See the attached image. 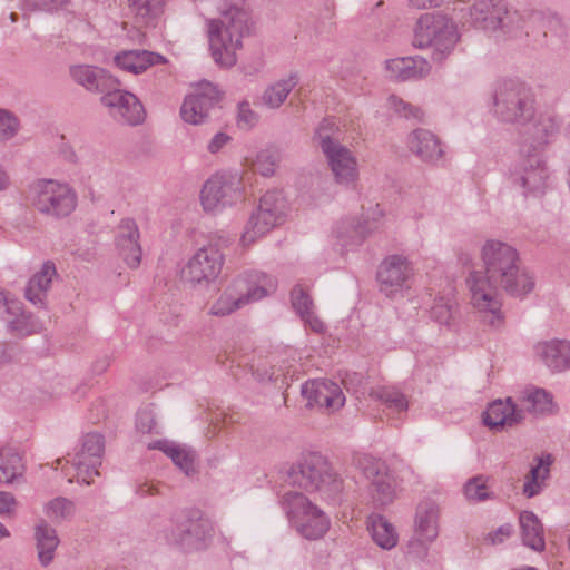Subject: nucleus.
Returning <instances> with one entry per match:
<instances>
[{"instance_id":"obj_1","label":"nucleus","mask_w":570,"mask_h":570,"mask_svg":"<svg viewBox=\"0 0 570 570\" xmlns=\"http://www.w3.org/2000/svg\"><path fill=\"white\" fill-rule=\"evenodd\" d=\"M484 271H472L466 278L473 307L492 327L503 324L499 289L522 297L533 291V275L521 265L518 252L507 243L487 240L481 249Z\"/></svg>"},{"instance_id":"obj_2","label":"nucleus","mask_w":570,"mask_h":570,"mask_svg":"<svg viewBox=\"0 0 570 570\" xmlns=\"http://www.w3.org/2000/svg\"><path fill=\"white\" fill-rule=\"evenodd\" d=\"M218 10V18L206 21L209 50L217 65L230 68L237 61L243 38L249 33V13L243 4L227 2Z\"/></svg>"},{"instance_id":"obj_3","label":"nucleus","mask_w":570,"mask_h":570,"mask_svg":"<svg viewBox=\"0 0 570 570\" xmlns=\"http://www.w3.org/2000/svg\"><path fill=\"white\" fill-rule=\"evenodd\" d=\"M284 482L306 492H317L326 500L335 499L343 490V480L318 452H308L286 472Z\"/></svg>"},{"instance_id":"obj_4","label":"nucleus","mask_w":570,"mask_h":570,"mask_svg":"<svg viewBox=\"0 0 570 570\" xmlns=\"http://www.w3.org/2000/svg\"><path fill=\"white\" fill-rule=\"evenodd\" d=\"M276 281L261 272H249L233 279L210 306L209 314L226 316L243 306L274 293Z\"/></svg>"},{"instance_id":"obj_5","label":"nucleus","mask_w":570,"mask_h":570,"mask_svg":"<svg viewBox=\"0 0 570 570\" xmlns=\"http://www.w3.org/2000/svg\"><path fill=\"white\" fill-rule=\"evenodd\" d=\"M458 40L455 24L440 13L421 16L414 28L413 46L432 48V59L436 62H442L453 51Z\"/></svg>"},{"instance_id":"obj_6","label":"nucleus","mask_w":570,"mask_h":570,"mask_svg":"<svg viewBox=\"0 0 570 570\" xmlns=\"http://www.w3.org/2000/svg\"><path fill=\"white\" fill-rule=\"evenodd\" d=\"M167 544L184 552L205 550L214 535L213 522L199 512L188 515H178L170 520L169 525L163 530Z\"/></svg>"},{"instance_id":"obj_7","label":"nucleus","mask_w":570,"mask_h":570,"mask_svg":"<svg viewBox=\"0 0 570 570\" xmlns=\"http://www.w3.org/2000/svg\"><path fill=\"white\" fill-rule=\"evenodd\" d=\"M27 198L40 214L57 219L69 216L77 207V193L65 183L38 179L29 186Z\"/></svg>"},{"instance_id":"obj_8","label":"nucleus","mask_w":570,"mask_h":570,"mask_svg":"<svg viewBox=\"0 0 570 570\" xmlns=\"http://www.w3.org/2000/svg\"><path fill=\"white\" fill-rule=\"evenodd\" d=\"M282 504L293 528L307 540L322 538L330 528L325 513L297 491H286Z\"/></svg>"},{"instance_id":"obj_9","label":"nucleus","mask_w":570,"mask_h":570,"mask_svg":"<svg viewBox=\"0 0 570 570\" xmlns=\"http://www.w3.org/2000/svg\"><path fill=\"white\" fill-rule=\"evenodd\" d=\"M494 112L504 122L527 125L534 119V98L521 82L505 81L495 91Z\"/></svg>"},{"instance_id":"obj_10","label":"nucleus","mask_w":570,"mask_h":570,"mask_svg":"<svg viewBox=\"0 0 570 570\" xmlns=\"http://www.w3.org/2000/svg\"><path fill=\"white\" fill-rule=\"evenodd\" d=\"M228 238L208 242L198 248L181 268V279L190 285H208L220 274L225 262L220 246L227 245Z\"/></svg>"},{"instance_id":"obj_11","label":"nucleus","mask_w":570,"mask_h":570,"mask_svg":"<svg viewBox=\"0 0 570 570\" xmlns=\"http://www.w3.org/2000/svg\"><path fill=\"white\" fill-rule=\"evenodd\" d=\"M285 198L279 190H268L259 199L245 226L242 235L244 246L253 244L258 237L267 234L283 220Z\"/></svg>"},{"instance_id":"obj_12","label":"nucleus","mask_w":570,"mask_h":570,"mask_svg":"<svg viewBox=\"0 0 570 570\" xmlns=\"http://www.w3.org/2000/svg\"><path fill=\"white\" fill-rule=\"evenodd\" d=\"M244 198L243 179L237 174H216L209 177L200 191L206 212H220Z\"/></svg>"},{"instance_id":"obj_13","label":"nucleus","mask_w":570,"mask_h":570,"mask_svg":"<svg viewBox=\"0 0 570 570\" xmlns=\"http://www.w3.org/2000/svg\"><path fill=\"white\" fill-rule=\"evenodd\" d=\"M413 275V266L406 257L387 256L377 268L379 289L386 297H393L410 288Z\"/></svg>"},{"instance_id":"obj_14","label":"nucleus","mask_w":570,"mask_h":570,"mask_svg":"<svg viewBox=\"0 0 570 570\" xmlns=\"http://www.w3.org/2000/svg\"><path fill=\"white\" fill-rule=\"evenodd\" d=\"M357 465L371 482L368 491L373 503L376 507L392 503L395 498V488L385 462L365 454L357 459Z\"/></svg>"},{"instance_id":"obj_15","label":"nucleus","mask_w":570,"mask_h":570,"mask_svg":"<svg viewBox=\"0 0 570 570\" xmlns=\"http://www.w3.org/2000/svg\"><path fill=\"white\" fill-rule=\"evenodd\" d=\"M104 451L105 439L101 434L88 433L83 436L80 449L71 460L78 481L88 485L94 482L92 476L99 475L98 468L101 465Z\"/></svg>"},{"instance_id":"obj_16","label":"nucleus","mask_w":570,"mask_h":570,"mask_svg":"<svg viewBox=\"0 0 570 570\" xmlns=\"http://www.w3.org/2000/svg\"><path fill=\"white\" fill-rule=\"evenodd\" d=\"M108 108L110 116L118 122L137 126L145 119V109L139 99L131 92L118 87L109 89L100 98Z\"/></svg>"},{"instance_id":"obj_17","label":"nucleus","mask_w":570,"mask_h":570,"mask_svg":"<svg viewBox=\"0 0 570 570\" xmlns=\"http://www.w3.org/2000/svg\"><path fill=\"white\" fill-rule=\"evenodd\" d=\"M219 101V92L210 82H202L188 95L181 107L180 116L185 122L200 125L206 121L209 110Z\"/></svg>"},{"instance_id":"obj_18","label":"nucleus","mask_w":570,"mask_h":570,"mask_svg":"<svg viewBox=\"0 0 570 570\" xmlns=\"http://www.w3.org/2000/svg\"><path fill=\"white\" fill-rule=\"evenodd\" d=\"M514 180L531 193H542L547 185L548 169L538 151H521V159L514 170Z\"/></svg>"},{"instance_id":"obj_19","label":"nucleus","mask_w":570,"mask_h":570,"mask_svg":"<svg viewBox=\"0 0 570 570\" xmlns=\"http://www.w3.org/2000/svg\"><path fill=\"white\" fill-rule=\"evenodd\" d=\"M301 392L311 407L316 405L327 412H335L345 404L342 389L333 381H307L302 385Z\"/></svg>"},{"instance_id":"obj_20","label":"nucleus","mask_w":570,"mask_h":570,"mask_svg":"<svg viewBox=\"0 0 570 570\" xmlns=\"http://www.w3.org/2000/svg\"><path fill=\"white\" fill-rule=\"evenodd\" d=\"M139 229L132 218H124L117 227L116 245L120 255L130 268L139 266L141 247L139 244Z\"/></svg>"},{"instance_id":"obj_21","label":"nucleus","mask_w":570,"mask_h":570,"mask_svg":"<svg viewBox=\"0 0 570 570\" xmlns=\"http://www.w3.org/2000/svg\"><path fill=\"white\" fill-rule=\"evenodd\" d=\"M70 77L79 86L91 92L106 94L118 87V81L105 69L89 65H75L69 69Z\"/></svg>"},{"instance_id":"obj_22","label":"nucleus","mask_w":570,"mask_h":570,"mask_svg":"<svg viewBox=\"0 0 570 570\" xmlns=\"http://www.w3.org/2000/svg\"><path fill=\"white\" fill-rule=\"evenodd\" d=\"M325 157L337 184L350 186L357 180V161L347 147L337 146Z\"/></svg>"},{"instance_id":"obj_23","label":"nucleus","mask_w":570,"mask_h":570,"mask_svg":"<svg viewBox=\"0 0 570 570\" xmlns=\"http://www.w3.org/2000/svg\"><path fill=\"white\" fill-rule=\"evenodd\" d=\"M535 353L552 372L570 368V341L556 338L540 342L535 346Z\"/></svg>"},{"instance_id":"obj_24","label":"nucleus","mask_w":570,"mask_h":570,"mask_svg":"<svg viewBox=\"0 0 570 570\" xmlns=\"http://www.w3.org/2000/svg\"><path fill=\"white\" fill-rule=\"evenodd\" d=\"M440 509L433 501H423L416 508L414 531L421 542H433L439 534Z\"/></svg>"},{"instance_id":"obj_25","label":"nucleus","mask_w":570,"mask_h":570,"mask_svg":"<svg viewBox=\"0 0 570 570\" xmlns=\"http://www.w3.org/2000/svg\"><path fill=\"white\" fill-rule=\"evenodd\" d=\"M57 269L51 261L42 264L40 271L33 274L24 289V297L35 306L45 307L47 294L51 287Z\"/></svg>"},{"instance_id":"obj_26","label":"nucleus","mask_w":570,"mask_h":570,"mask_svg":"<svg viewBox=\"0 0 570 570\" xmlns=\"http://www.w3.org/2000/svg\"><path fill=\"white\" fill-rule=\"evenodd\" d=\"M389 77L395 80H409L430 73V62L422 57H403L386 61Z\"/></svg>"},{"instance_id":"obj_27","label":"nucleus","mask_w":570,"mask_h":570,"mask_svg":"<svg viewBox=\"0 0 570 570\" xmlns=\"http://www.w3.org/2000/svg\"><path fill=\"white\" fill-rule=\"evenodd\" d=\"M410 150L423 161H436L443 150L440 146L438 137L426 129H415L407 138Z\"/></svg>"},{"instance_id":"obj_28","label":"nucleus","mask_w":570,"mask_h":570,"mask_svg":"<svg viewBox=\"0 0 570 570\" xmlns=\"http://www.w3.org/2000/svg\"><path fill=\"white\" fill-rule=\"evenodd\" d=\"M505 13V1L503 0H479L470 9L473 23L492 33H497V19Z\"/></svg>"},{"instance_id":"obj_29","label":"nucleus","mask_w":570,"mask_h":570,"mask_svg":"<svg viewBox=\"0 0 570 570\" xmlns=\"http://www.w3.org/2000/svg\"><path fill=\"white\" fill-rule=\"evenodd\" d=\"M523 419L522 410H519L510 399L507 402L501 400L492 402L484 413L483 422L491 429L512 426Z\"/></svg>"},{"instance_id":"obj_30","label":"nucleus","mask_w":570,"mask_h":570,"mask_svg":"<svg viewBox=\"0 0 570 570\" xmlns=\"http://www.w3.org/2000/svg\"><path fill=\"white\" fill-rule=\"evenodd\" d=\"M114 60L120 69L139 75L148 67L164 62L165 58L147 50H128L116 55Z\"/></svg>"},{"instance_id":"obj_31","label":"nucleus","mask_w":570,"mask_h":570,"mask_svg":"<svg viewBox=\"0 0 570 570\" xmlns=\"http://www.w3.org/2000/svg\"><path fill=\"white\" fill-rule=\"evenodd\" d=\"M35 541L39 562L43 567L49 566L60 543L56 529L40 520L35 527Z\"/></svg>"},{"instance_id":"obj_32","label":"nucleus","mask_w":570,"mask_h":570,"mask_svg":"<svg viewBox=\"0 0 570 570\" xmlns=\"http://www.w3.org/2000/svg\"><path fill=\"white\" fill-rule=\"evenodd\" d=\"M523 543L534 551H543L546 547L543 525L531 511H523L519 517Z\"/></svg>"},{"instance_id":"obj_33","label":"nucleus","mask_w":570,"mask_h":570,"mask_svg":"<svg viewBox=\"0 0 570 570\" xmlns=\"http://www.w3.org/2000/svg\"><path fill=\"white\" fill-rule=\"evenodd\" d=\"M367 529L373 541L382 549L390 550L397 543V534L394 527L380 514L368 517Z\"/></svg>"},{"instance_id":"obj_34","label":"nucleus","mask_w":570,"mask_h":570,"mask_svg":"<svg viewBox=\"0 0 570 570\" xmlns=\"http://www.w3.org/2000/svg\"><path fill=\"white\" fill-rule=\"evenodd\" d=\"M150 448L163 451L186 475L195 472V453L187 448L168 441H157Z\"/></svg>"},{"instance_id":"obj_35","label":"nucleus","mask_w":570,"mask_h":570,"mask_svg":"<svg viewBox=\"0 0 570 570\" xmlns=\"http://www.w3.org/2000/svg\"><path fill=\"white\" fill-rule=\"evenodd\" d=\"M559 125L554 117L540 115L528 128V135L532 140L533 151H538L558 131Z\"/></svg>"},{"instance_id":"obj_36","label":"nucleus","mask_w":570,"mask_h":570,"mask_svg":"<svg viewBox=\"0 0 570 570\" xmlns=\"http://www.w3.org/2000/svg\"><path fill=\"white\" fill-rule=\"evenodd\" d=\"M166 0H128L131 14L139 24L151 26L163 14Z\"/></svg>"},{"instance_id":"obj_37","label":"nucleus","mask_w":570,"mask_h":570,"mask_svg":"<svg viewBox=\"0 0 570 570\" xmlns=\"http://www.w3.org/2000/svg\"><path fill=\"white\" fill-rule=\"evenodd\" d=\"M24 470L22 458L13 449L0 450V483H11Z\"/></svg>"},{"instance_id":"obj_38","label":"nucleus","mask_w":570,"mask_h":570,"mask_svg":"<svg viewBox=\"0 0 570 570\" xmlns=\"http://www.w3.org/2000/svg\"><path fill=\"white\" fill-rule=\"evenodd\" d=\"M297 83V75L291 73L286 79L271 85L263 95L264 102L271 108L281 107Z\"/></svg>"},{"instance_id":"obj_39","label":"nucleus","mask_w":570,"mask_h":570,"mask_svg":"<svg viewBox=\"0 0 570 570\" xmlns=\"http://www.w3.org/2000/svg\"><path fill=\"white\" fill-rule=\"evenodd\" d=\"M338 134L337 124L333 119L325 118L315 129L314 141L325 155L342 145L338 141Z\"/></svg>"},{"instance_id":"obj_40","label":"nucleus","mask_w":570,"mask_h":570,"mask_svg":"<svg viewBox=\"0 0 570 570\" xmlns=\"http://www.w3.org/2000/svg\"><path fill=\"white\" fill-rule=\"evenodd\" d=\"M282 159V154L276 147H266L256 154L252 161V169L264 177H272Z\"/></svg>"},{"instance_id":"obj_41","label":"nucleus","mask_w":570,"mask_h":570,"mask_svg":"<svg viewBox=\"0 0 570 570\" xmlns=\"http://www.w3.org/2000/svg\"><path fill=\"white\" fill-rule=\"evenodd\" d=\"M551 396L543 389L527 391L521 400L520 409L533 414H543L551 411Z\"/></svg>"},{"instance_id":"obj_42","label":"nucleus","mask_w":570,"mask_h":570,"mask_svg":"<svg viewBox=\"0 0 570 570\" xmlns=\"http://www.w3.org/2000/svg\"><path fill=\"white\" fill-rule=\"evenodd\" d=\"M370 395L397 413L405 412L407 410V400L394 387H376L371 391Z\"/></svg>"},{"instance_id":"obj_43","label":"nucleus","mask_w":570,"mask_h":570,"mask_svg":"<svg viewBox=\"0 0 570 570\" xmlns=\"http://www.w3.org/2000/svg\"><path fill=\"white\" fill-rule=\"evenodd\" d=\"M494 18L497 19V33L499 35L513 36L522 29L523 20L521 14L517 10L510 9L507 3L505 13Z\"/></svg>"},{"instance_id":"obj_44","label":"nucleus","mask_w":570,"mask_h":570,"mask_svg":"<svg viewBox=\"0 0 570 570\" xmlns=\"http://www.w3.org/2000/svg\"><path fill=\"white\" fill-rule=\"evenodd\" d=\"M488 479L484 475H476L469 479L464 485V495L470 502H481L493 499L494 494L489 491Z\"/></svg>"},{"instance_id":"obj_45","label":"nucleus","mask_w":570,"mask_h":570,"mask_svg":"<svg viewBox=\"0 0 570 570\" xmlns=\"http://www.w3.org/2000/svg\"><path fill=\"white\" fill-rule=\"evenodd\" d=\"M73 511V503L66 498H56L46 505L47 517L56 523L70 518Z\"/></svg>"},{"instance_id":"obj_46","label":"nucleus","mask_w":570,"mask_h":570,"mask_svg":"<svg viewBox=\"0 0 570 570\" xmlns=\"http://www.w3.org/2000/svg\"><path fill=\"white\" fill-rule=\"evenodd\" d=\"M387 101L389 107L400 117L423 121L424 112L419 107L404 101L395 95H391Z\"/></svg>"},{"instance_id":"obj_47","label":"nucleus","mask_w":570,"mask_h":570,"mask_svg":"<svg viewBox=\"0 0 570 570\" xmlns=\"http://www.w3.org/2000/svg\"><path fill=\"white\" fill-rule=\"evenodd\" d=\"M550 462L543 461V459H538V464L535 466H532L528 476L527 481L523 485V493L528 498H532L537 495L540 492V484L538 482L539 478H544L546 474H548V469L544 468V465H549Z\"/></svg>"},{"instance_id":"obj_48","label":"nucleus","mask_w":570,"mask_h":570,"mask_svg":"<svg viewBox=\"0 0 570 570\" xmlns=\"http://www.w3.org/2000/svg\"><path fill=\"white\" fill-rule=\"evenodd\" d=\"M20 313L17 314H6V321L8 323V327L11 332H14L18 335H28L32 332L33 324L31 321V315L26 314L22 307V303L20 302Z\"/></svg>"},{"instance_id":"obj_49","label":"nucleus","mask_w":570,"mask_h":570,"mask_svg":"<svg viewBox=\"0 0 570 570\" xmlns=\"http://www.w3.org/2000/svg\"><path fill=\"white\" fill-rule=\"evenodd\" d=\"M454 305L449 298L440 297L434 301L431 308V315L434 321L440 324L449 325L453 317Z\"/></svg>"},{"instance_id":"obj_50","label":"nucleus","mask_w":570,"mask_h":570,"mask_svg":"<svg viewBox=\"0 0 570 570\" xmlns=\"http://www.w3.org/2000/svg\"><path fill=\"white\" fill-rule=\"evenodd\" d=\"M291 299L293 308L299 316H306L313 308V301L311 296L304 291L301 285H296L291 292Z\"/></svg>"},{"instance_id":"obj_51","label":"nucleus","mask_w":570,"mask_h":570,"mask_svg":"<svg viewBox=\"0 0 570 570\" xmlns=\"http://www.w3.org/2000/svg\"><path fill=\"white\" fill-rule=\"evenodd\" d=\"M18 119L6 110L0 109V141L11 139L18 131Z\"/></svg>"},{"instance_id":"obj_52","label":"nucleus","mask_w":570,"mask_h":570,"mask_svg":"<svg viewBox=\"0 0 570 570\" xmlns=\"http://www.w3.org/2000/svg\"><path fill=\"white\" fill-rule=\"evenodd\" d=\"M258 121V116L250 109V106L247 101H243L238 105L237 112V126L240 129L249 130L252 129Z\"/></svg>"},{"instance_id":"obj_53","label":"nucleus","mask_w":570,"mask_h":570,"mask_svg":"<svg viewBox=\"0 0 570 570\" xmlns=\"http://www.w3.org/2000/svg\"><path fill=\"white\" fill-rule=\"evenodd\" d=\"M68 0H23L24 8L31 11L51 12L65 6Z\"/></svg>"},{"instance_id":"obj_54","label":"nucleus","mask_w":570,"mask_h":570,"mask_svg":"<svg viewBox=\"0 0 570 570\" xmlns=\"http://www.w3.org/2000/svg\"><path fill=\"white\" fill-rule=\"evenodd\" d=\"M136 426H137V430L140 431L141 433L151 432L155 426V420H154L151 412L146 411V410L138 412L137 420H136Z\"/></svg>"},{"instance_id":"obj_55","label":"nucleus","mask_w":570,"mask_h":570,"mask_svg":"<svg viewBox=\"0 0 570 570\" xmlns=\"http://www.w3.org/2000/svg\"><path fill=\"white\" fill-rule=\"evenodd\" d=\"M17 505L14 497L9 492L0 491V514L10 515Z\"/></svg>"},{"instance_id":"obj_56","label":"nucleus","mask_w":570,"mask_h":570,"mask_svg":"<svg viewBox=\"0 0 570 570\" xmlns=\"http://www.w3.org/2000/svg\"><path fill=\"white\" fill-rule=\"evenodd\" d=\"M0 306L6 308V314L20 313V301L8 297V295L2 289H0Z\"/></svg>"},{"instance_id":"obj_57","label":"nucleus","mask_w":570,"mask_h":570,"mask_svg":"<svg viewBox=\"0 0 570 570\" xmlns=\"http://www.w3.org/2000/svg\"><path fill=\"white\" fill-rule=\"evenodd\" d=\"M512 533V527L510 524L501 525L493 533H489L488 538L492 544L502 543Z\"/></svg>"},{"instance_id":"obj_58","label":"nucleus","mask_w":570,"mask_h":570,"mask_svg":"<svg viewBox=\"0 0 570 570\" xmlns=\"http://www.w3.org/2000/svg\"><path fill=\"white\" fill-rule=\"evenodd\" d=\"M229 136H227L226 134H216L208 144V150L212 154H216L229 141Z\"/></svg>"},{"instance_id":"obj_59","label":"nucleus","mask_w":570,"mask_h":570,"mask_svg":"<svg viewBox=\"0 0 570 570\" xmlns=\"http://www.w3.org/2000/svg\"><path fill=\"white\" fill-rule=\"evenodd\" d=\"M301 317L309 325L312 331H314L315 333H321L324 331L323 322L313 314L312 309L309 311L308 315Z\"/></svg>"},{"instance_id":"obj_60","label":"nucleus","mask_w":570,"mask_h":570,"mask_svg":"<svg viewBox=\"0 0 570 570\" xmlns=\"http://www.w3.org/2000/svg\"><path fill=\"white\" fill-rule=\"evenodd\" d=\"M136 493L140 497H146V495L157 494V493H159V491L155 484L144 482V483H140L137 485Z\"/></svg>"},{"instance_id":"obj_61","label":"nucleus","mask_w":570,"mask_h":570,"mask_svg":"<svg viewBox=\"0 0 570 570\" xmlns=\"http://www.w3.org/2000/svg\"><path fill=\"white\" fill-rule=\"evenodd\" d=\"M441 0H411V4L417 9L439 7Z\"/></svg>"},{"instance_id":"obj_62","label":"nucleus","mask_w":570,"mask_h":570,"mask_svg":"<svg viewBox=\"0 0 570 570\" xmlns=\"http://www.w3.org/2000/svg\"><path fill=\"white\" fill-rule=\"evenodd\" d=\"M9 185V177L6 173V170L0 167V191L4 190Z\"/></svg>"},{"instance_id":"obj_63","label":"nucleus","mask_w":570,"mask_h":570,"mask_svg":"<svg viewBox=\"0 0 570 570\" xmlns=\"http://www.w3.org/2000/svg\"><path fill=\"white\" fill-rule=\"evenodd\" d=\"M548 22H549V26L551 29L552 28H560L561 30L563 29L562 21L557 16L550 17Z\"/></svg>"},{"instance_id":"obj_64","label":"nucleus","mask_w":570,"mask_h":570,"mask_svg":"<svg viewBox=\"0 0 570 570\" xmlns=\"http://www.w3.org/2000/svg\"><path fill=\"white\" fill-rule=\"evenodd\" d=\"M10 531L0 522V540L9 538Z\"/></svg>"}]
</instances>
